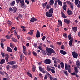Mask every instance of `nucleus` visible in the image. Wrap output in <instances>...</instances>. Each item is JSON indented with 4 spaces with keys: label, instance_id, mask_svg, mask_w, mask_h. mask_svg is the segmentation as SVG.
<instances>
[{
    "label": "nucleus",
    "instance_id": "f257e3e1",
    "mask_svg": "<svg viewBox=\"0 0 80 80\" xmlns=\"http://www.w3.org/2000/svg\"><path fill=\"white\" fill-rule=\"evenodd\" d=\"M46 50L47 52H46V53L48 55H51L52 53H54V54H56V52H55V51H54L53 49L46 47Z\"/></svg>",
    "mask_w": 80,
    "mask_h": 80
},
{
    "label": "nucleus",
    "instance_id": "f03ea898",
    "mask_svg": "<svg viewBox=\"0 0 80 80\" xmlns=\"http://www.w3.org/2000/svg\"><path fill=\"white\" fill-rule=\"evenodd\" d=\"M16 3L18 4L20 3L22 8H26V5L24 4V0H16Z\"/></svg>",
    "mask_w": 80,
    "mask_h": 80
},
{
    "label": "nucleus",
    "instance_id": "7ed1b4c3",
    "mask_svg": "<svg viewBox=\"0 0 80 80\" xmlns=\"http://www.w3.org/2000/svg\"><path fill=\"white\" fill-rule=\"evenodd\" d=\"M1 55L2 56V57H4L5 56V60H6V62H8L9 61L8 58H10L9 55H8V54L6 53L5 56V53L2 52H1Z\"/></svg>",
    "mask_w": 80,
    "mask_h": 80
},
{
    "label": "nucleus",
    "instance_id": "20e7f679",
    "mask_svg": "<svg viewBox=\"0 0 80 80\" xmlns=\"http://www.w3.org/2000/svg\"><path fill=\"white\" fill-rule=\"evenodd\" d=\"M72 55L74 58H78V53L75 52H72Z\"/></svg>",
    "mask_w": 80,
    "mask_h": 80
},
{
    "label": "nucleus",
    "instance_id": "39448f33",
    "mask_svg": "<svg viewBox=\"0 0 80 80\" xmlns=\"http://www.w3.org/2000/svg\"><path fill=\"white\" fill-rule=\"evenodd\" d=\"M44 62L45 64H50L51 63V60L50 59H46L44 60Z\"/></svg>",
    "mask_w": 80,
    "mask_h": 80
},
{
    "label": "nucleus",
    "instance_id": "423d86ee",
    "mask_svg": "<svg viewBox=\"0 0 80 80\" xmlns=\"http://www.w3.org/2000/svg\"><path fill=\"white\" fill-rule=\"evenodd\" d=\"M39 68L40 71L41 72H42L43 73H46V71H45V69L44 68L42 67L41 66H40L39 67Z\"/></svg>",
    "mask_w": 80,
    "mask_h": 80
},
{
    "label": "nucleus",
    "instance_id": "0eeeda50",
    "mask_svg": "<svg viewBox=\"0 0 80 80\" xmlns=\"http://www.w3.org/2000/svg\"><path fill=\"white\" fill-rule=\"evenodd\" d=\"M64 23H65L66 24L68 25L70 23V20H68V19H64Z\"/></svg>",
    "mask_w": 80,
    "mask_h": 80
},
{
    "label": "nucleus",
    "instance_id": "6e6552de",
    "mask_svg": "<svg viewBox=\"0 0 80 80\" xmlns=\"http://www.w3.org/2000/svg\"><path fill=\"white\" fill-rule=\"evenodd\" d=\"M7 64L8 65H14V64H16V62L14 61H10L7 63Z\"/></svg>",
    "mask_w": 80,
    "mask_h": 80
},
{
    "label": "nucleus",
    "instance_id": "1a4fd4ad",
    "mask_svg": "<svg viewBox=\"0 0 80 80\" xmlns=\"http://www.w3.org/2000/svg\"><path fill=\"white\" fill-rule=\"evenodd\" d=\"M52 14L49 13L47 11L46 12V16H47V17H48V18H50L52 17Z\"/></svg>",
    "mask_w": 80,
    "mask_h": 80
},
{
    "label": "nucleus",
    "instance_id": "9d476101",
    "mask_svg": "<svg viewBox=\"0 0 80 80\" xmlns=\"http://www.w3.org/2000/svg\"><path fill=\"white\" fill-rule=\"evenodd\" d=\"M36 37L37 38H40V31L38 30H37L36 35Z\"/></svg>",
    "mask_w": 80,
    "mask_h": 80
},
{
    "label": "nucleus",
    "instance_id": "9b49d317",
    "mask_svg": "<svg viewBox=\"0 0 80 80\" xmlns=\"http://www.w3.org/2000/svg\"><path fill=\"white\" fill-rule=\"evenodd\" d=\"M60 52L62 55H66L67 54V52H66L65 51L62 50H60Z\"/></svg>",
    "mask_w": 80,
    "mask_h": 80
},
{
    "label": "nucleus",
    "instance_id": "f8f14e48",
    "mask_svg": "<svg viewBox=\"0 0 80 80\" xmlns=\"http://www.w3.org/2000/svg\"><path fill=\"white\" fill-rule=\"evenodd\" d=\"M37 19L34 18H32L30 20V22L31 23H33L34 22H35V21H37Z\"/></svg>",
    "mask_w": 80,
    "mask_h": 80
},
{
    "label": "nucleus",
    "instance_id": "ddd939ff",
    "mask_svg": "<svg viewBox=\"0 0 80 80\" xmlns=\"http://www.w3.org/2000/svg\"><path fill=\"white\" fill-rule=\"evenodd\" d=\"M72 31H73L74 32H76V31H77V30H78V28H77V27H74L73 26L72 28Z\"/></svg>",
    "mask_w": 80,
    "mask_h": 80
},
{
    "label": "nucleus",
    "instance_id": "4468645a",
    "mask_svg": "<svg viewBox=\"0 0 80 80\" xmlns=\"http://www.w3.org/2000/svg\"><path fill=\"white\" fill-rule=\"evenodd\" d=\"M12 8L13 9V12L14 13H15V12H17V8L15 7H12Z\"/></svg>",
    "mask_w": 80,
    "mask_h": 80
},
{
    "label": "nucleus",
    "instance_id": "2eb2a0df",
    "mask_svg": "<svg viewBox=\"0 0 80 80\" xmlns=\"http://www.w3.org/2000/svg\"><path fill=\"white\" fill-rule=\"evenodd\" d=\"M48 12L51 14H52L53 13V8H50Z\"/></svg>",
    "mask_w": 80,
    "mask_h": 80
},
{
    "label": "nucleus",
    "instance_id": "dca6fc26",
    "mask_svg": "<svg viewBox=\"0 0 80 80\" xmlns=\"http://www.w3.org/2000/svg\"><path fill=\"white\" fill-rule=\"evenodd\" d=\"M49 5H53L54 3V1L53 0H50L49 2Z\"/></svg>",
    "mask_w": 80,
    "mask_h": 80
},
{
    "label": "nucleus",
    "instance_id": "f3484780",
    "mask_svg": "<svg viewBox=\"0 0 80 80\" xmlns=\"http://www.w3.org/2000/svg\"><path fill=\"white\" fill-rule=\"evenodd\" d=\"M73 42V39H72L70 40L69 42V45H70V46H72V45Z\"/></svg>",
    "mask_w": 80,
    "mask_h": 80
},
{
    "label": "nucleus",
    "instance_id": "a211bd4d",
    "mask_svg": "<svg viewBox=\"0 0 80 80\" xmlns=\"http://www.w3.org/2000/svg\"><path fill=\"white\" fill-rule=\"evenodd\" d=\"M61 13L62 16V17L63 18H67V16H65V14H64V13H63V12H61Z\"/></svg>",
    "mask_w": 80,
    "mask_h": 80
},
{
    "label": "nucleus",
    "instance_id": "6ab92c4d",
    "mask_svg": "<svg viewBox=\"0 0 80 80\" xmlns=\"http://www.w3.org/2000/svg\"><path fill=\"white\" fill-rule=\"evenodd\" d=\"M58 3L59 5H60V6H62V2L60 0H58Z\"/></svg>",
    "mask_w": 80,
    "mask_h": 80
},
{
    "label": "nucleus",
    "instance_id": "aec40b11",
    "mask_svg": "<svg viewBox=\"0 0 80 80\" xmlns=\"http://www.w3.org/2000/svg\"><path fill=\"white\" fill-rule=\"evenodd\" d=\"M76 65L77 66H80V61H79V60H77L76 63Z\"/></svg>",
    "mask_w": 80,
    "mask_h": 80
},
{
    "label": "nucleus",
    "instance_id": "412c9836",
    "mask_svg": "<svg viewBox=\"0 0 80 80\" xmlns=\"http://www.w3.org/2000/svg\"><path fill=\"white\" fill-rule=\"evenodd\" d=\"M5 63V60L4 59H2L0 62V64H3Z\"/></svg>",
    "mask_w": 80,
    "mask_h": 80
},
{
    "label": "nucleus",
    "instance_id": "4be33fe9",
    "mask_svg": "<svg viewBox=\"0 0 80 80\" xmlns=\"http://www.w3.org/2000/svg\"><path fill=\"white\" fill-rule=\"evenodd\" d=\"M7 50L8 52H12V50L9 47H8L7 48Z\"/></svg>",
    "mask_w": 80,
    "mask_h": 80
},
{
    "label": "nucleus",
    "instance_id": "5701e85b",
    "mask_svg": "<svg viewBox=\"0 0 80 80\" xmlns=\"http://www.w3.org/2000/svg\"><path fill=\"white\" fill-rule=\"evenodd\" d=\"M74 71L76 72V73L77 74L78 73V68L77 67H74Z\"/></svg>",
    "mask_w": 80,
    "mask_h": 80
},
{
    "label": "nucleus",
    "instance_id": "b1692460",
    "mask_svg": "<svg viewBox=\"0 0 80 80\" xmlns=\"http://www.w3.org/2000/svg\"><path fill=\"white\" fill-rule=\"evenodd\" d=\"M65 69L66 70H68V65L66 63L65 64Z\"/></svg>",
    "mask_w": 80,
    "mask_h": 80
},
{
    "label": "nucleus",
    "instance_id": "393cba45",
    "mask_svg": "<svg viewBox=\"0 0 80 80\" xmlns=\"http://www.w3.org/2000/svg\"><path fill=\"white\" fill-rule=\"evenodd\" d=\"M60 65L61 68H63L65 67V65L63 62H61L60 63Z\"/></svg>",
    "mask_w": 80,
    "mask_h": 80
},
{
    "label": "nucleus",
    "instance_id": "a878e982",
    "mask_svg": "<svg viewBox=\"0 0 80 80\" xmlns=\"http://www.w3.org/2000/svg\"><path fill=\"white\" fill-rule=\"evenodd\" d=\"M58 25H60V26H62V22L60 20H58Z\"/></svg>",
    "mask_w": 80,
    "mask_h": 80
},
{
    "label": "nucleus",
    "instance_id": "bb28decb",
    "mask_svg": "<svg viewBox=\"0 0 80 80\" xmlns=\"http://www.w3.org/2000/svg\"><path fill=\"white\" fill-rule=\"evenodd\" d=\"M68 13L69 15H70L72 14H73V12L71 10H68Z\"/></svg>",
    "mask_w": 80,
    "mask_h": 80
},
{
    "label": "nucleus",
    "instance_id": "cd10ccee",
    "mask_svg": "<svg viewBox=\"0 0 80 80\" xmlns=\"http://www.w3.org/2000/svg\"><path fill=\"white\" fill-rule=\"evenodd\" d=\"M15 1H13L12 2L10 3V4L11 6H13L15 5Z\"/></svg>",
    "mask_w": 80,
    "mask_h": 80
},
{
    "label": "nucleus",
    "instance_id": "c85d7f7f",
    "mask_svg": "<svg viewBox=\"0 0 80 80\" xmlns=\"http://www.w3.org/2000/svg\"><path fill=\"white\" fill-rule=\"evenodd\" d=\"M79 0H75L74 3L76 5H77L78 4Z\"/></svg>",
    "mask_w": 80,
    "mask_h": 80
},
{
    "label": "nucleus",
    "instance_id": "c756f323",
    "mask_svg": "<svg viewBox=\"0 0 80 80\" xmlns=\"http://www.w3.org/2000/svg\"><path fill=\"white\" fill-rule=\"evenodd\" d=\"M12 67L13 69H17L18 67L17 66V65H13L12 66Z\"/></svg>",
    "mask_w": 80,
    "mask_h": 80
},
{
    "label": "nucleus",
    "instance_id": "7c9ffc66",
    "mask_svg": "<svg viewBox=\"0 0 80 80\" xmlns=\"http://www.w3.org/2000/svg\"><path fill=\"white\" fill-rule=\"evenodd\" d=\"M12 12H13V8L11 7L9 8V13H12Z\"/></svg>",
    "mask_w": 80,
    "mask_h": 80
},
{
    "label": "nucleus",
    "instance_id": "2f4dec72",
    "mask_svg": "<svg viewBox=\"0 0 80 80\" xmlns=\"http://www.w3.org/2000/svg\"><path fill=\"white\" fill-rule=\"evenodd\" d=\"M67 7V5H64L63 7V10H67V8H66Z\"/></svg>",
    "mask_w": 80,
    "mask_h": 80
},
{
    "label": "nucleus",
    "instance_id": "473e14b6",
    "mask_svg": "<svg viewBox=\"0 0 80 80\" xmlns=\"http://www.w3.org/2000/svg\"><path fill=\"white\" fill-rule=\"evenodd\" d=\"M47 68L48 71H50L52 69L51 68H50V66H47Z\"/></svg>",
    "mask_w": 80,
    "mask_h": 80
},
{
    "label": "nucleus",
    "instance_id": "72a5a7b5",
    "mask_svg": "<svg viewBox=\"0 0 80 80\" xmlns=\"http://www.w3.org/2000/svg\"><path fill=\"white\" fill-rule=\"evenodd\" d=\"M50 8V4H48L46 5V10H48Z\"/></svg>",
    "mask_w": 80,
    "mask_h": 80
},
{
    "label": "nucleus",
    "instance_id": "f704fd0d",
    "mask_svg": "<svg viewBox=\"0 0 80 80\" xmlns=\"http://www.w3.org/2000/svg\"><path fill=\"white\" fill-rule=\"evenodd\" d=\"M27 74H28V75L29 77H31V78H32V75L31 73H29V72H27Z\"/></svg>",
    "mask_w": 80,
    "mask_h": 80
},
{
    "label": "nucleus",
    "instance_id": "c9c22d12",
    "mask_svg": "<svg viewBox=\"0 0 80 80\" xmlns=\"http://www.w3.org/2000/svg\"><path fill=\"white\" fill-rule=\"evenodd\" d=\"M70 65H68V72L70 73H71V69H70Z\"/></svg>",
    "mask_w": 80,
    "mask_h": 80
},
{
    "label": "nucleus",
    "instance_id": "e433bc0d",
    "mask_svg": "<svg viewBox=\"0 0 80 80\" xmlns=\"http://www.w3.org/2000/svg\"><path fill=\"white\" fill-rule=\"evenodd\" d=\"M11 39L12 41H13V42H16L17 41V40L15 38H12Z\"/></svg>",
    "mask_w": 80,
    "mask_h": 80
},
{
    "label": "nucleus",
    "instance_id": "4c0bfd02",
    "mask_svg": "<svg viewBox=\"0 0 80 80\" xmlns=\"http://www.w3.org/2000/svg\"><path fill=\"white\" fill-rule=\"evenodd\" d=\"M47 4V2H46L45 3L42 4V7H43V8H45L46 6V5Z\"/></svg>",
    "mask_w": 80,
    "mask_h": 80
},
{
    "label": "nucleus",
    "instance_id": "58836bf2",
    "mask_svg": "<svg viewBox=\"0 0 80 80\" xmlns=\"http://www.w3.org/2000/svg\"><path fill=\"white\" fill-rule=\"evenodd\" d=\"M3 42H2V41H1V48H3Z\"/></svg>",
    "mask_w": 80,
    "mask_h": 80
},
{
    "label": "nucleus",
    "instance_id": "ea45409f",
    "mask_svg": "<svg viewBox=\"0 0 80 80\" xmlns=\"http://www.w3.org/2000/svg\"><path fill=\"white\" fill-rule=\"evenodd\" d=\"M51 72H52V73H55V70L53 69H51Z\"/></svg>",
    "mask_w": 80,
    "mask_h": 80
},
{
    "label": "nucleus",
    "instance_id": "a19ab883",
    "mask_svg": "<svg viewBox=\"0 0 80 80\" xmlns=\"http://www.w3.org/2000/svg\"><path fill=\"white\" fill-rule=\"evenodd\" d=\"M20 61L22 62V61L23 60V56H22V55L21 54L20 55Z\"/></svg>",
    "mask_w": 80,
    "mask_h": 80
},
{
    "label": "nucleus",
    "instance_id": "79ce46f5",
    "mask_svg": "<svg viewBox=\"0 0 80 80\" xmlns=\"http://www.w3.org/2000/svg\"><path fill=\"white\" fill-rule=\"evenodd\" d=\"M70 5V8H71V9H72V10H73V4H72Z\"/></svg>",
    "mask_w": 80,
    "mask_h": 80
},
{
    "label": "nucleus",
    "instance_id": "37998d69",
    "mask_svg": "<svg viewBox=\"0 0 80 80\" xmlns=\"http://www.w3.org/2000/svg\"><path fill=\"white\" fill-rule=\"evenodd\" d=\"M66 3L68 4V5H71V2L69 1H66Z\"/></svg>",
    "mask_w": 80,
    "mask_h": 80
},
{
    "label": "nucleus",
    "instance_id": "c03bdc74",
    "mask_svg": "<svg viewBox=\"0 0 80 80\" xmlns=\"http://www.w3.org/2000/svg\"><path fill=\"white\" fill-rule=\"evenodd\" d=\"M64 74H65L66 76H68V72H67V71L65 70L64 71Z\"/></svg>",
    "mask_w": 80,
    "mask_h": 80
},
{
    "label": "nucleus",
    "instance_id": "a18cd8bd",
    "mask_svg": "<svg viewBox=\"0 0 80 80\" xmlns=\"http://www.w3.org/2000/svg\"><path fill=\"white\" fill-rule=\"evenodd\" d=\"M35 65L33 66V68H32V71L33 72H35Z\"/></svg>",
    "mask_w": 80,
    "mask_h": 80
},
{
    "label": "nucleus",
    "instance_id": "49530a36",
    "mask_svg": "<svg viewBox=\"0 0 80 80\" xmlns=\"http://www.w3.org/2000/svg\"><path fill=\"white\" fill-rule=\"evenodd\" d=\"M25 3H27V4H29L30 3V2L28 0H25Z\"/></svg>",
    "mask_w": 80,
    "mask_h": 80
},
{
    "label": "nucleus",
    "instance_id": "de8ad7c7",
    "mask_svg": "<svg viewBox=\"0 0 80 80\" xmlns=\"http://www.w3.org/2000/svg\"><path fill=\"white\" fill-rule=\"evenodd\" d=\"M33 46L34 48H37V47H38L37 46V44L36 43H34L33 44Z\"/></svg>",
    "mask_w": 80,
    "mask_h": 80
},
{
    "label": "nucleus",
    "instance_id": "09e8293b",
    "mask_svg": "<svg viewBox=\"0 0 80 80\" xmlns=\"http://www.w3.org/2000/svg\"><path fill=\"white\" fill-rule=\"evenodd\" d=\"M23 51H26V50H27V49L26 48V47H25V46L23 45Z\"/></svg>",
    "mask_w": 80,
    "mask_h": 80
},
{
    "label": "nucleus",
    "instance_id": "8fccbe9b",
    "mask_svg": "<svg viewBox=\"0 0 80 80\" xmlns=\"http://www.w3.org/2000/svg\"><path fill=\"white\" fill-rule=\"evenodd\" d=\"M32 54L33 55H34V56H37V53L34 51H33L32 52Z\"/></svg>",
    "mask_w": 80,
    "mask_h": 80
},
{
    "label": "nucleus",
    "instance_id": "3c124183",
    "mask_svg": "<svg viewBox=\"0 0 80 80\" xmlns=\"http://www.w3.org/2000/svg\"><path fill=\"white\" fill-rule=\"evenodd\" d=\"M71 34H70L68 36V37L69 39V40H71Z\"/></svg>",
    "mask_w": 80,
    "mask_h": 80
},
{
    "label": "nucleus",
    "instance_id": "603ef678",
    "mask_svg": "<svg viewBox=\"0 0 80 80\" xmlns=\"http://www.w3.org/2000/svg\"><path fill=\"white\" fill-rule=\"evenodd\" d=\"M5 38L7 39H10V37L8 35H7L5 36Z\"/></svg>",
    "mask_w": 80,
    "mask_h": 80
},
{
    "label": "nucleus",
    "instance_id": "864d4df0",
    "mask_svg": "<svg viewBox=\"0 0 80 80\" xmlns=\"http://www.w3.org/2000/svg\"><path fill=\"white\" fill-rule=\"evenodd\" d=\"M46 38V37H45V36H44L42 38V40L43 41H45V39Z\"/></svg>",
    "mask_w": 80,
    "mask_h": 80
},
{
    "label": "nucleus",
    "instance_id": "5fc2aeb1",
    "mask_svg": "<svg viewBox=\"0 0 80 80\" xmlns=\"http://www.w3.org/2000/svg\"><path fill=\"white\" fill-rule=\"evenodd\" d=\"M33 32H29L28 33V34L31 35V36H32L33 35Z\"/></svg>",
    "mask_w": 80,
    "mask_h": 80
},
{
    "label": "nucleus",
    "instance_id": "6e6d98bb",
    "mask_svg": "<svg viewBox=\"0 0 80 80\" xmlns=\"http://www.w3.org/2000/svg\"><path fill=\"white\" fill-rule=\"evenodd\" d=\"M56 60L58 63H60V62H61L59 59L57 58L56 59Z\"/></svg>",
    "mask_w": 80,
    "mask_h": 80
},
{
    "label": "nucleus",
    "instance_id": "4d7b16f0",
    "mask_svg": "<svg viewBox=\"0 0 80 80\" xmlns=\"http://www.w3.org/2000/svg\"><path fill=\"white\" fill-rule=\"evenodd\" d=\"M10 65H7L6 66V68L7 70H9V68H10Z\"/></svg>",
    "mask_w": 80,
    "mask_h": 80
},
{
    "label": "nucleus",
    "instance_id": "13d9d810",
    "mask_svg": "<svg viewBox=\"0 0 80 80\" xmlns=\"http://www.w3.org/2000/svg\"><path fill=\"white\" fill-rule=\"evenodd\" d=\"M79 3H78V5L77 6V7H78V8H80V1H79Z\"/></svg>",
    "mask_w": 80,
    "mask_h": 80
},
{
    "label": "nucleus",
    "instance_id": "bf43d9fd",
    "mask_svg": "<svg viewBox=\"0 0 80 80\" xmlns=\"http://www.w3.org/2000/svg\"><path fill=\"white\" fill-rule=\"evenodd\" d=\"M10 46L11 47V48H13V44H12V43H10Z\"/></svg>",
    "mask_w": 80,
    "mask_h": 80
},
{
    "label": "nucleus",
    "instance_id": "052dcab7",
    "mask_svg": "<svg viewBox=\"0 0 80 80\" xmlns=\"http://www.w3.org/2000/svg\"><path fill=\"white\" fill-rule=\"evenodd\" d=\"M23 52L24 54V55H27V52H25V51H23Z\"/></svg>",
    "mask_w": 80,
    "mask_h": 80
},
{
    "label": "nucleus",
    "instance_id": "680f3d73",
    "mask_svg": "<svg viewBox=\"0 0 80 80\" xmlns=\"http://www.w3.org/2000/svg\"><path fill=\"white\" fill-rule=\"evenodd\" d=\"M41 46H39L38 47V48L39 50H43V49L42 48H41Z\"/></svg>",
    "mask_w": 80,
    "mask_h": 80
},
{
    "label": "nucleus",
    "instance_id": "e2e57ef3",
    "mask_svg": "<svg viewBox=\"0 0 80 80\" xmlns=\"http://www.w3.org/2000/svg\"><path fill=\"white\" fill-rule=\"evenodd\" d=\"M47 78H48V76H47V75H45L44 77V79L47 80Z\"/></svg>",
    "mask_w": 80,
    "mask_h": 80
},
{
    "label": "nucleus",
    "instance_id": "0e129e2a",
    "mask_svg": "<svg viewBox=\"0 0 80 80\" xmlns=\"http://www.w3.org/2000/svg\"><path fill=\"white\" fill-rule=\"evenodd\" d=\"M21 28H23V29L26 28V27H25L23 26H21Z\"/></svg>",
    "mask_w": 80,
    "mask_h": 80
},
{
    "label": "nucleus",
    "instance_id": "69168bd1",
    "mask_svg": "<svg viewBox=\"0 0 80 80\" xmlns=\"http://www.w3.org/2000/svg\"><path fill=\"white\" fill-rule=\"evenodd\" d=\"M71 75L74 76V75H76L75 72H74L71 73Z\"/></svg>",
    "mask_w": 80,
    "mask_h": 80
},
{
    "label": "nucleus",
    "instance_id": "338daca9",
    "mask_svg": "<svg viewBox=\"0 0 80 80\" xmlns=\"http://www.w3.org/2000/svg\"><path fill=\"white\" fill-rule=\"evenodd\" d=\"M50 80H53L54 79L53 77H52V76H50V77L49 78Z\"/></svg>",
    "mask_w": 80,
    "mask_h": 80
},
{
    "label": "nucleus",
    "instance_id": "774afa93",
    "mask_svg": "<svg viewBox=\"0 0 80 80\" xmlns=\"http://www.w3.org/2000/svg\"><path fill=\"white\" fill-rule=\"evenodd\" d=\"M63 36L65 37V38H67V34L64 33L63 34Z\"/></svg>",
    "mask_w": 80,
    "mask_h": 80
}]
</instances>
